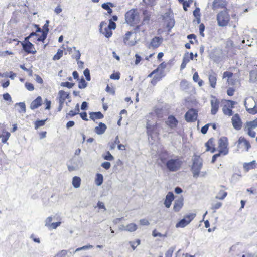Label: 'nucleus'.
Wrapping results in <instances>:
<instances>
[{"mask_svg":"<svg viewBox=\"0 0 257 257\" xmlns=\"http://www.w3.org/2000/svg\"><path fill=\"white\" fill-rule=\"evenodd\" d=\"M125 21L129 26L134 27L136 31L138 30L143 25L140 15L137 9L133 8L127 11L125 14Z\"/></svg>","mask_w":257,"mask_h":257,"instance_id":"1","label":"nucleus"},{"mask_svg":"<svg viewBox=\"0 0 257 257\" xmlns=\"http://www.w3.org/2000/svg\"><path fill=\"white\" fill-rule=\"evenodd\" d=\"M231 17L238 22V17L236 14H232L230 16L229 9H224L219 11L216 15L217 24L220 27H226L230 24Z\"/></svg>","mask_w":257,"mask_h":257,"instance_id":"2","label":"nucleus"},{"mask_svg":"<svg viewBox=\"0 0 257 257\" xmlns=\"http://www.w3.org/2000/svg\"><path fill=\"white\" fill-rule=\"evenodd\" d=\"M106 25L107 23L105 21H102L100 24L99 30L106 38H109L112 35V30L115 29L116 24L112 20H109L108 25Z\"/></svg>","mask_w":257,"mask_h":257,"instance_id":"3","label":"nucleus"},{"mask_svg":"<svg viewBox=\"0 0 257 257\" xmlns=\"http://www.w3.org/2000/svg\"><path fill=\"white\" fill-rule=\"evenodd\" d=\"M34 36H38L36 32H32L30 34L25 38L23 42H21L23 50L27 54H35L37 51L34 45L29 41V39Z\"/></svg>","mask_w":257,"mask_h":257,"instance_id":"4","label":"nucleus"},{"mask_svg":"<svg viewBox=\"0 0 257 257\" xmlns=\"http://www.w3.org/2000/svg\"><path fill=\"white\" fill-rule=\"evenodd\" d=\"M202 165L203 160L200 156L199 155H194L191 168L194 177L197 178L199 176Z\"/></svg>","mask_w":257,"mask_h":257,"instance_id":"5","label":"nucleus"},{"mask_svg":"<svg viewBox=\"0 0 257 257\" xmlns=\"http://www.w3.org/2000/svg\"><path fill=\"white\" fill-rule=\"evenodd\" d=\"M235 145L237 151L239 152L248 151L251 147L249 141L243 136H241L238 138L235 143Z\"/></svg>","mask_w":257,"mask_h":257,"instance_id":"6","label":"nucleus"},{"mask_svg":"<svg viewBox=\"0 0 257 257\" xmlns=\"http://www.w3.org/2000/svg\"><path fill=\"white\" fill-rule=\"evenodd\" d=\"M257 127V118L253 120L247 121L244 126V130L251 138H254L256 136V132L254 129Z\"/></svg>","mask_w":257,"mask_h":257,"instance_id":"7","label":"nucleus"},{"mask_svg":"<svg viewBox=\"0 0 257 257\" xmlns=\"http://www.w3.org/2000/svg\"><path fill=\"white\" fill-rule=\"evenodd\" d=\"M182 161L178 158L176 159H171L166 162V167L168 170L172 172H175L180 169L182 165Z\"/></svg>","mask_w":257,"mask_h":257,"instance_id":"8","label":"nucleus"},{"mask_svg":"<svg viewBox=\"0 0 257 257\" xmlns=\"http://www.w3.org/2000/svg\"><path fill=\"white\" fill-rule=\"evenodd\" d=\"M228 139L225 137H222L218 141V150L222 155H226L228 153Z\"/></svg>","mask_w":257,"mask_h":257,"instance_id":"9","label":"nucleus"},{"mask_svg":"<svg viewBox=\"0 0 257 257\" xmlns=\"http://www.w3.org/2000/svg\"><path fill=\"white\" fill-rule=\"evenodd\" d=\"M236 102L231 100H226L225 103L222 107V111L224 115L231 116L233 114L232 109L234 107V105Z\"/></svg>","mask_w":257,"mask_h":257,"instance_id":"10","label":"nucleus"},{"mask_svg":"<svg viewBox=\"0 0 257 257\" xmlns=\"http://www.w3.org/2000/svg\"><path fill=\"white\" fill-rule=\"evenodd\" d=\"M147 133L149 136L151 138H158L160 133L158 125L157 123L155 124L151 125L148 122L147 123Z\"/></svg>","mask_w":257,"mask_h":257,"instance_id":"11","label":"nucleus"},{"mask_svg":"<svg viewBox=\"0 0 257 257\" xmlns=\"http://www.w3.org/2000/svg\"><path fill=\"white\" fill-rule=\"evenodd\" d=\"M198 110L194 109H189L185 114V119L187 122H193L197 120L198 118Z\"/></svg>","mask_w":257,"mask_h":257,"instance_id":"12","label":"nucleus"},{"mask_svg":"<svg viewBox=\"0 0 257 257\" xmlns=\"http://www.w3.org/2000/svg\"><path fill=\"white\" fill-rule=\"evenodd\" d=\"M195 216V215L194 214H190L185 215L182 219L176 224V227L177 228H183L186 226L194 218Z\"/></svg>","mask_w":257,"mask_h":257,"instance_id":"13","label":"nucleus"},{"mask_svg":"<svg viewBox=\"0 0 257 257\" xmlns=\"http://www.w3.org/2000/svg\"><path fill=\"white\" fill-rule=\"evenodd\" d=\"M231 123L235 130L237 131L241 130L242 127L243 122L239 114L236 113L232 115Z\"/></svg>","mask_w":257,"mask_h":257,"instance_id":"14","label":"nucleus"},{"mask_svg":"<svg viewBox=\"0 0 257 257\" xmlns=\"http://www.w3.org/2000/svg\"><path fill=\"white\" fill-rule=\"evenodd\" d=\"M48 21H47V23L45 24L44 26V28L45 29L44 31L42 30L39 27L38 25H35V27L37 28V30L35 32H36V34H38V32L42 33V35L37 39V40L38 41L44 42V41L46 38L47 33H48V31L49 30L48 28Z\"/></svg>","mask_w":257,"mask_h":257,"instance_id":"15","label":"nucleus"},{"mask_svg":"<svg viewBox=\"0 0 257 257\" xmlns=\"http://www.w3.org/2000/svg\"><path fill=\"white\" fill-rule=\"evenodd\" d=\"M228 2L227 0H214L212 4V9L216 10L220 9H227Z\"/></svg>","mask_w":257,"mask_h":257,"instance_id":"16","label":"nucleus"},{"mask_svg":"<svg viewBox=\"0 0 257 257\" xmlns=\"http://www.w3.org/2000/svg\"><path fill=\"white\" fill-rule=\"evenodd\" d=\"M133 32L127 31L123 36V42L126 45L132 46L136 44V41L132 39Z\"/></svg>","mask_w":257,"mask_h":257,"instance_id":"17","label":"nucleus"},{"mask_svg":"<svg viewBox=\"0 0 257 257\" xmlns=\"http://www.w3.org/2000/svg\"><path fill=\"white\" fill-rule=\"evenodd\" d=\"M163 41V38L161 37L155 36L151 40L149 44V48L153 49H156L159 47Z\"/></svg>","mask_w":257,"mask_h":257,"instance_id":"18","label":"nucleus"},{"mask_svg":"<svg viewBox=\"0 0 257 257\" xmlns=\"http://www.w3.org/2000/svg\"><path fill=\"white\" fill-rule=\"evenodd\" d=\"M210 104L211 106V113L212 115H215L218 111L220 101L217 98L213 96L210 100Z\"/></svg>","mask_w":257,"mask_h":257,"instance_id":"19","label":"nucleus"},{"mask_svg":"<svg viewBox=\"0 0 257 257\" xmlns=\"http://www.w3.org/2000/svg\"><path fill=\"white\" fill-rule=\"evenodd\" d=\"M233 73L230 71H225L223 73L222 79H227L226 83L228 85L233 86L235 84L236 80L233 78Z\"/></svg>","mask_w":257,"mask_h":257,"instance_id":"20","label":"nucleus"},{"mask_svg":"<svg viewBox=\"0 0 257 257\" xmlns=\"http://www.w3.org/2000/svg\"><path fill=\"white\" fill-rule=\"evenodd\" d=\"M216 141L213 138H210L208 141L205 143V146L206 147V151H210L211 153H214L216 151L215 147Z\"/></svg>","mask_w":257,"mask_h":257,"instance_id":"21","label":"nucleus"},{"mask_svg":"<svg viewBox=\"0 0 257 257\" xmlns=\"http://www.w3.org/2000/svg\"><path fill=\"white\" fill-rule=\"evenodd\" d=\"M208 81L210 86L212 88H215L217 85V74L212 71L208 75Z\"/></svg>","mask_w":257,"mask_h":257,"instance_id":"22","label":"nucleus"},{"mask_svg":"<svg viewBox=\"0 0 257 257\" xmlns=\"http://www.w3.org/2000/svg\"><path fill=\"white\" fill-rule=\"evenodd\" d=\"M166 124L170 128L174 129L177 127L178 124V121L175 116L173 115H170L168 116L167 120L166 121Z\"/></svg>","mask_w":257,"mask_h":257,"instance_id":"23","label":"nucleus"},{"mask_svg":"<svg viewBox=\"0 0 257 257\" xmlns=\"http://www.w3.org/2000/svg\"><path fill=\"white\" fill-rule=\"evenodd\" d=\"M174 199V195L172 192H169L167 194L165 197V199L164 204L165 207L167 208H170L171 205L172 201Z\"/></svg>","mask_w":257,"mask_h":257,"instance_id":"24","label":"nucleus"},{"mask_svg":"<svg viewBox=\"0 0 257 257\" xmlns=\"http://www.w3.org/2000/svg\"><path fill=\"white\" fill-rule=\"evenodd\" d=\"M183 198L180 197L175 201L173 205V210L175 212H179L183 206Z\"/></svg>","mask_w":257,"mask_h":257,"instance_id":"25","label":"nucleus"},{"mask_svg":"<svg viewBox=\"0 0 257 257\" xmlns=\"http://www.w3.org/2000/svg\"><path fill=\"white\" fill-rule=\"evenodd\" d=\"M70 98L69 93L66 92L64 90H60L58 92V101L59 102L64 103L67 99Z\"/></svg>","mask_w":257,"mask_h":257,"instance_id":"26","label":"nucleus"},{"mask_svg":"<svg viewBox=\"0 0 257 257\" xmlns=\"http://www.w3.org/2000/svg\"><path fill=\"white\" fill-rule=\"evenodd\" d=\"M42 104V99L41 96H38L30 104V108L32 110L36 109L41 106Z\"/></svg>","mask_w":257,"mask_h":257,"instance_id":"27","label":"nucleus"},{"mask_svg":"<svg viewBox=\"0 0 257 257\" xmlns=\"http://www.w3.org/2000/svg\"><path fill=\"white\" fill-rule=\"evenodd\" d=\"M226 188L223 185L220 186V189L218 191L216 198L219 200H223L227 195V192L226 191Z\"/></svg>","mask_w":257,"mask_h":257,"instance_id":"28","label":"nucleus"},{"mask_svg":"<svg viewBox=\"0 0 257 257\" xmlns=\"http://www.w3.org/2000/svg\"><path fill=\"white\" fill-rule=\"evenodd\" d=\"M243 167L245 171L248 172L250 170L257 168V163L255 160L248 163H244L243 164Z\"/></svg>","mask_w":257,"mask_h":257,"instance_id":"29","label":"nucleus"},{"mask_svg":"<svg viewBox=\"0 0 257 257\" xmlns=\"http://www.w3.org/2000/svg\"><path fill=\"white\" fill-rule=\"evenodd\" d=\"M79 104H77L74 110H70L68 113H66V118L69 119L71 117H72L75 116L76 115L79 114Z\"/></svg>","mask_w":257,"mask_h":257,"instance_id":"30","label":"nucleus"},{"mask_svg":"<svg viewBox=\"0 0 257 257\" xmlns=\"http://www.w3.org/2000/svg\"><path fill=\"white\" fill-rule=\"evenodd\" d=\"M166 66L167 64L165 63V62H162L161 64L159 65V66L156 69L154 70L151 73H150L148 75V77H152L154 74L158 73L160 70L163 71L165 68H166Z\"/></svg>","mask_w":257,"mask_h":257,"instance_id":"31","label":"nucleus"},{"mask_svg":"<svg viewBox=\"0 0 257 257\" xmlns=\"http://www.w3.org/2000/svg\"><path fill=\"white\" fill-rule=\"evenodd\" d=\"M163 77V75H162V72H160V73H156L154 74L153 77L150 82L151 84L153 86H155L157 83V82L162 79Z\"/></svg>","mask_w":257,"mask_h":257,"instance_id":"32","label":"nucleus"},{"mask_svg":"<svg viewBox=\"0 0 257 257\" xmlns=\"http://www.w3.org/2000/svg\"><path fill=\"white\" fill-rule=\"evenodd\" d=\"M103 115L101 112H91L90 113V118L95 121L96 119H100L103 118Z\"/></svg>","mask_w":257,"mask_h":257,"instance_id":"33","label":"nucleus"},{"mask_svg":"<svg viewBox=\"0 0 257 257\" xmlns=\"http://www.w3.org/2000/svg\"><path fill=\"white\" fill-rule=\"evenodd\" d=\"M106 129V126L104 123L102 122L99 123L98 126H96L95 128V132L97 134H102L104 133Z\"/></svg>","mask_w":257,"mask_h":257,"instance_id":"34","label":"nucleus"},{"mask_svg":"<svg viewBox=\"0 0 257 257\" xmlns=\"http://www.w3.org/2000/svg\"><path fill=\"white\" fill-rule=\"evenodd\" d=\"M137 228V225L135 223H132L127 224L123 230L128 232H134Z\"/></svg>","mask_w":257,"mask_h":257,"instance_id":"35","label":"nucleus"},{"mask_svg":"<svg viewBox=\"0 0 257 257\" xmlns=\"http://www.w3.org/2000/svg\"><path fill=\"white\" fill-rule=\"evenodd\" d=\"M10 135L11 134L9 132L3 131L2 134L0 135V138H2V142L3 143H6Z\"/></svg>","mask_w":257,"mask_h":257,"instance_id":"36","label":"nucleus"},{"mask_svg":"<svg viewBox=\"0 0 257 257\" xmlns=\"http://www.w3.org/2000/svg\"><path fill=\"white\" fill-rule=\"evenodd\" d=\"M193 80L194 82H197L199 86H202L204 84L203 81L202 79H199V75L197 72L194 73Z\"/></svg>","mask_w":257,"mask_h":257,"instance_id":"37","label":"nucleus"},{"mask_svg":"<svg viewBox=\"0 0 257 257\" xmlns=\"http://www.w3.org/2000/svg\"><path fill=\"white\" fill-rule=\"evenodd\" d=\"M81 184V179L79 177L75 176L72 179V185L74 187L77 188L80 187Z\"/></svg>","mask_w":257,"mask_h":257,"instance_id":"38","label":"nucleus"},{"mask_svg":"<svg viewBox=\"0 0 257 257\" xmlns=\"http://www.w3.org/2000/svg\"><path fill=\"white\" fill-rule=\"evenodd\" d=\"M193 15L196 19V21L198 24H199L200 22V10L197 7L193 11Z\"/></svg>","mask_w":257,"mask_h":257,"instance_id":"39","label":"nucleus"},{"mask_svg":"<svg viewBox=\"0 0 257 257\" xmlns=\"http://www.w3.org/2000/svg\"><path fill=\"white\" fill-rule=\"evenodd\" d=\"M168 153L167 151L162 152L159 155V159L162 163H165L168 157Z\"/></svg>","mask_w":257,"mask_h":257,"instance_id":"40","label":"nucleus"},{"mask_svg":"<svg viewBox=\"0 0 257 257\" xmlns=\"http://www.w3.org/2000/svg\"><path fill=\"white\" fill-rule=\"evenodd\" d=\"M222 205V203L220 202H216L215 203H212L211 204V209L214 212L216 211L217 209H219Z\"/></svg>","mask_w":257,"mask_h":257,"instance_id":"41","label":"nucleus"},{"mask_svg":"<svg viewBox=\"0 0 257 257\" xmlns=\"http://www.w3.org/2000/svg\"><path fill=\"white\" fill-rule=\"evenodd\" d=\"M143 14L144 15V17L143 21H141V23H143V25L144 22L146 21H149L150 20L151 18V15L148 13V12L146 10L143 11Z\"/></svg>","mask_w":257,"mask_h":257,"instance_id":"42","label":"nucleus"},{"mask_svg":"<svg viewBox=\"0 0 257 257\" xmlns=\"http://www.w3.org/2000/svg\"><path fill=\"white\" fill-rule=\"evenodd\" d=\"M47 119L41 120H36L35 123V128L37 130L39 127L44 126L45 124V122Z\"/></svg>","mask_w":257,"mask_h":257,"instance_id":"43","label":"nucleus"},{"mask_svg":"<svg viewBox=\"0 0 257 257\" xmlns=\"http://www.w3.org/2000/svg\"><path fill=\"white\" fill-rule=\"evenodd\" d=\"M103 181V175L101 174H97L95 180L96 184L97 185H100L102 184Z\"/></svg>","mask_w":257,"mask_h":257,"instance_id":"44","label":"nucleus"},{"mask_svg":"<svg viewBox=\"0 0 257 257\" xmlns=\"http://www.w3.org/2000/svg\"><path fill=\"white\" fill-rule=\"evenodd\" d=\"M119 143H120V141H119L118 137L117 136L115 138V140H114V142H110V143H109V146L110 149L111 150L114 149L115 148V147H116V145L117 144H118Z\"/></svg>","mask_w":257,"mask_h":257,"instance_id":"45","label":"nucleus"},{"mask_svg":"<svg viewBox=\"0 0 257 257\" xmlns=\"http://www.w3.org/2000/svg\"><path fill=\"white\" fill-rule=\"evenodd\" d=\"M247 111L252 115L257 114V104H255L252 108H248L246 107Z\"/></svg>","mask_w":257,"mask_h":257,"instance_id":"46","label":"nucleus"},{"mask_svg":"<svg viewBox=\"0 0 257 257\" xmlns=\"http://www.w3.org/2000/svg\"><path fill=\"white\" fill-rule=\"evenodd\" d=\"M63 51L62 50L59 49L57 53L53 56V59L54 60H57L60 59L63 56Z\"/></svg>","mask_w":257,"mask_h":257,"instance_id":"47","label":"nucleus"},{"mask_svg":"<svg viewBox=\"0 0 257 257\" xmlns=\"http://www.w3.org/2000/svg\"><path fill=\"white\" fill-rule=\"evenodd\" d=\"M140 244V240L139 239H136L135 241H130V244L133 250H135L136 248Z\"/></svg>","mask_w":257,"mask_h":257,"instance_id":"48","label":"nucleus"},{"mask_svg":"<svg viewBox=\"0 0 257 257\" xmlns=\"http://www.w3.org/2000/svg\"><path fill=\"white\" fill-rule=\"evenodd\" d=\"M87 86V83L83 78L81 79L79 81L78 87L80 89L85 88Z\"/></svg>","mask_w":257,"mask_h":257,"instance_id":"49","label":"nucleus"},{"mask_svg":"<svg viewBox=\"0 0 257 257\" xmlns=\"http://www.w3.org/2000/svg\"><path fill=\"white\" fill-rule=\"evenodd\" d=\"M101 7L104 10H107L110 7H114V5L112 3L108 2V3H106L102 4Z\"/></svg>","mask_w":257,"mask_h":257,"instance_id":"50","label":"nucleus"},{"mask_svg":"<svg viewBox=\"0 0 257 257\" xmlns=\"http://www.w3.org/2000/svg\"><path fill=\"white\" fill-rule=\"evenodd\" d=\"M68 251L66 250H62L59 251L55 257H66Z\"/></svg>","mask_w":257,"mask_h":257,"instance_id":"51","label":"nucleus"},{"mask_svg":"<svg viewBox=\"0 0 257 257\" xmlns=\"http://www.w3.org/2000/svg\"><path fill=\"white\" fill-rule=\"evenodd\" d=\"M93 247V246L92 245H85L82 247H78V248H76L75 250V252H78V251L82 250H86V249H91V248H92Z\"/></svg>","mask_w":257,"mask_h":257,"instance_id":"52","label":"nucleus"},{"mask_svg":"<svg viewBox=\"0 0 257 257\" xmlns=\"http://www.w3.org/2000/svg\"><path fill=\"white\" fill-rule=\"evenodd\" d=\"M74 84H75L73 83H71V82H64L61 83V86H63V87H66L68 88H71L74 86Z\"/></svg>","mask_w":257,"mask_h":257,"instance_id":"53","label":"nucleus"},{"mask_svg":"<svg viewBox=\"0 0 257 257\" xmlns=\"http://www.w3.org/2000/svg\"><path fill=\"white\" fill-rule=\"evenodd\" d=\"M20 107V112L25 113L26 112V106L24 102H20L17 104Z\"/></svg>","mask_w":257,"mask_h":257,"instance_id":"54","label":"nucleus"},{"mask_svg":"<svg viewBox=\"0 0 257 257\" xmlns=\"http://www.w3.org/2000/svg\"><path fill=\"white\" fill-rule=\"evenodd\" d=\"M120 75L119 72L113 73L110 76V78L113 80H119L120 77Z\"/></svg>","mask_w":257,"mask_h":257,"instance_id":"55","label":"nucleus"},{"mask_svg":"<svg viewBox=\"0 0 257 257\" xmlns=\"http://www.w3.org/2000/svg\"><path fill=\"white\" fill-rule=\"evenodd\" d=\"M235 89L233 87H229L227 90V94L229 96H232L235 93Z\"/></svg>","mask_w":257,"mask_h":257,"instance_id":"56","label":"nucleus"},{"mask_svg":"<svg viewBox=\"0 0 257 257\" xmlns=\"http://www.w3.org/2000/svg\"><path fill=\"white\" fill-rule=\"evenodd\" d=\"M105 160L112 161L114 159L113 156L110 153L109 151L106 153V154L103 156Z\"/></svg>","mask_w":257,"mask_h":257,"instance_id":"57","label":"nucleus"},{"mask_svg":"<svg viewBox=\"0 0 257 257\" xmlns=\"http://www.w3.org/2000/svg\"><path fill=\"white\" fill-rule=\"evenodd\" d=\"M143 1L146 5L153 6L155 4L156 0H143Z\"/></svg>","mask_w":257,"mask_h":257,"instance_id":"58","label":"nucleus"},{"mask_svg":"<svg viewBox=\"0 0 257 257\" xmlns=\"http://www.w3.org/2000/svg\"><path fill=\"white\" fill-rule=\"evenodd\" d=\"M84 75H85L86 79L87 81H90L91 79L89 70L88 68H86L84 71Z\"/></svg>","mask_w":257,"mask_h":257,"instance_id":"59","label":"nucleus"},{"mask_svg":"<svg viewBox=\"0 0 257 257\" xmlns=\"http://www.w3.org/2000/svg\"><path fill=\"white\" fill-rule=\"evenodd\" d=\"M25 85L27 89L29 91H33L34 89V85L31 83L26 82Z\"/></svg>","mask_w":257,"mask_h":257,"instance_id":"60","label":"nucleus"},{"mask_svg":"<svg viewBox=\"0 0 257 257\" xmlns=\"http://www.w3.org/2000/svg\"><path fill=\"white\" fill-rule=\"evenodd\" d=\"M181 3L183 5L184 10L186 11L187 8L190 7V2L184 0L183 2H182Z\"/></svg>","mask_w":257,"mask_h":257,"instance_id":"61","label":"nucleus"},{"mask_svg":"<svg viewBox=\"0 0 257 257\" xmlns=\"http://www.w3.org/2000/svg\"><path fill=\"white\" fill-rule=\"evenodd\" d=\"M101 166L104 169L108 170L110 168L111 164L109 162H105L101 164Z\"/></svg>","mask_w":257,"mask_h":257,"instance_id":"62","label":"nucleus"},{"mask_svg":"<svg viewBox=\"0 0 257 257\" xmlns=\"http://www.w3.org/2000/svg\"><path fill=\"white\" fill-rule=\"evenodd\" d=\"M209 126V124H207L203 126L201 130V133L203 134H205L208 130Z\"/></svg>","mask_w":257,"mask_h":257,"instance_id":"63","label":"nucleus"},{"mask_svg":"<svg viewBox=\"0 0 257 257\" xmlns=\"http://www.w3.org/2000/svg\"><path fill=\"white\" fill-rule=\"evenodd\" d=\"M173 253V249L172 248L169 249L165 253V257H172Z\"/></svg>","mask_w":257,"mask_h":257,"instance_id":"64","label":"nucleus"}]
</instances>
